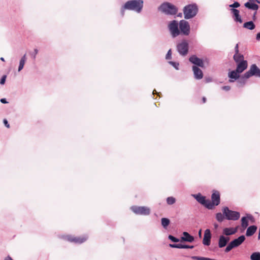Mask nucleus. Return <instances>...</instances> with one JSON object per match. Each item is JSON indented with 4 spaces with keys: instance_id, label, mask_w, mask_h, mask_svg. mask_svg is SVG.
<instances>
[{
    "instance_id": "nucleus-1",
    "label": "nucleus",
    "mask_w": 260,
    "mask_h": 260,
    "mask_svg": "<svg viewBox=\"0 0 260 260\" xmlns=\"http://www.w3.org/2000/svg\"><path fill=\"white\" fill-rule=\"evenodd\" d=\"M143 6L142 0H132L127 1L122 7L121 13L122 16L124 14L125 10H133L138 13L140 12Z\"/></svg>"
},
{
    "instance_id": "nucleus-2",
    "label": "nucleus",
    "mask_w": 260,
    "mask_h": 260,
    "mask_svg": "<svg viewBox=\"0 0 260 260\" xmlns=\"http://www.w3.org/2000/svg\"><path fill=\"white\" fill-rule=\"evenodd\" d=\"M198 11L196 4H190L185 6L183 9L184 18L188 19L194 17Z\"/></svg>"
},
{
    "instance_id": "nucleus-3",
    "label": "nucleus",
    "mask_w": 260,
    "mask_h": 260,
    "mask_svg": "<svg viewBox=\"0 0 260 260\" xmlns=\"http://www.w3.org/2000/svg\"><path fill=\"white\" fill-rule=\"evenodd\" d=\"M220 193L218 191L214 190L211 195V201L208 200V201H207V208L209 209H213L214 208L215 206H218L220 204Z\"/></svg>"
},
{
    "instance_id": "nucleus-4",
    "label": "nucleus",
    "mask_w": 260,
    "mask_h": 260,
    "mask_svg": "<svg viewBox=\"0 0 260 260\" xmlns=\"http://www.w3.org/2000/svg\"><path fill=\"white\" fill-rule=\"evenodd\" d=\"M159 10L168 15H175L177 13L178 9L176 7L169 3H165L159 7Z\"/></svg>"
},
{
    "instance_id": "nucleus-5",
    "label": "nucleus",
    "mask_w": 260,
    "mask_h": 260,
    "mask_svg": "<svg viewBox=\"0 0 260 260\" xmlns=\"http://www.w3.org/2000/svg\"><path fill=\"white\" fill-rule=\"evenodd\" d=\"M222 210L225 218L228 220H237L240 218L239 212L231 210L227 207H223Z\"/></svg>"
},
{
    "instance_id": "nucleus-6",
    "label": "nucleus",
    "mask_w": 260,
    "mask_h": 260,
    "mask_svg": "<svg viewBox=\"0 0 260 260\" xmlns=\"http://www.w3.org/2000/svg\"><path fill=\"white\" fill-rule=\"evenodd\" d=\"M63 238L70 242L80 244L85 242L88 239V236L87 235H83L79 237H75L68 235L63 236Z\"/></svg>"
},
{
    "instance_id": "nucleus-7",
    "label": "nucleus",
    "mask_w": 260,
    "mask_h": 260,
    "mask_svg": "<svg viewBox=\"0 0 260 260\" xmlns=\"http://www.w3.org/2000/svg\"><path fill=\"white\" fill-rule=\"evenodd\" d=\"M245 240L244 236L242 235L237 239L232 241L225 249V252H228L233 248L237 247L240 245Z\"/></svg>"
},
{
    "instance_id": "nucleus-8",
    "label": "nucleus",
    "mask_w": 260,
    "mask_h": 260,
    "mask_svg": "<svg viewBox=\"0 0 260 260\" xmlns=\"http://www.w3.org/2000/svg\"><path fill=\"white\" fill-rule=\"evenodd\" d=\"M178 23L177 21L173 20L170 22L168 25L169 29L173 38L176 37L180 34V31L178 28Z\"/></svg>"
},
{
    "instance_id": "nucleus-9",
    "label": "nucleus",
    "mask_w": 260,
    "mask_h": 260,
    "mask_svg": "<svg viewBox=\"0 0 260 260\" xmlns=\"http://www.w3.org/2000/svg\"><path fill=\"white\" fill-rule=\"evenodd\" d=\"M252 76L260 77V69L255 64L251 66L249 70L244 74L243 77L248 79Z\"/></svg>"
},
{
    "instance_id": "nucleus-10",
    "label": "nucleus",
    "mask_w": 260,
    "mask_h": 260,
    "mask_svg": "<svg viewBox=\"0 0 260 260\" xmlns=\"http://www.w3.org/2000/svg\"><path fill=\"white\" fill-rule=\"evenodd\" d=\"M131 210L136 214H140L143 215H148L150 213V210L149 208L142 206L139 207L136 206H132L131 208Z\"/></svg>"
},
{
    "instance_id": "nucleus-11",
    "label": "nucleus",
    "mask_w": 260,
    "mask_h": 260,
    "mask_svg": "<svg viewBox=\"0 0 260 260\" xmlns=\"http://www.w3.org/2000/svg\"><path fill=\"white\" fill-rule=\"evenodd\" d=\"M179 26L180 34L185 36L189 35L190 33V25L187 21L184 20L180 21Z\"/></svg>"
},
{
    "instance_id": "nucleus-12",
    "label": "nucleus",
    "mask_w": 260,
    "mask_h": 260,
    "mask_svg": "<svg viewBox=\"0 0 260 260\" xmlns=\"http://www.w3.org/2000/svg\"><path fill=\"white\" fill-rule=\"evenodd\" d=\"M177 50L182 55H185L187 54L188 51V44L186 41H183L181 43L177 45Z\"/></svg>"
},
{
    "instance_id": "nucleus-13",
    "label": "nucleus",
    "mask_w": 260,
    "mask_h": 260,
    "mask_svg": "<svg viewBox=\"0 0 260 260\" xmlns=\"http://www.w3.org/2000/svg\"><path fill=\"white\" fill-rule=\"evenodd\" d=\"M231 13L233 14V18L235 22H239L242 23L243 21L240 15V12L238 10L236 9H230Z\"/></svg>"
},
{
    "instance_id": "nucleus-14",
    "label": "nucleus",
    "mask_w": 260,
    "mask_h": 260,
    "mask_svg": "<svg viewBox=\"0 0 260 260\" xmlns=\"http://www.w3.org/2000/svg\"><path fill=\"white\" fill-rule=\"evenodd\" d=\"M189 60L191 63L197 65L199 67H200L202 68L204 67V64L203 61L201 59L197 57L196 55L191 56L189 57Z\"/></svg>"
},
{
    "instance_id": "nucleus-15",
    "label": "nucleus",
    "mask_w": 260,
    "mask_h": 260,
    "mask_svg": "<svg viewBox=\"0 0 260 260\" xmlns=\"http://www.w3.org/2000/svg\"><path fill=\"white\" fill-rule=\"evenodd\" d=\"M211 238V235L210 230H206L204 233L203 243L205 245L209 246L210 244Z\"/></svg>"
},
{
    "instance_id": "nucleus-16",
    "label": "nucleus",
    "mask_w": 260,
    "mask_h": 260,
    "mask_svg": "<svg viewBox=\"0 0 260 260\" xmlns=\"http://www.w3.org/2000/svg\"><path fill=\"white\" fill-rule=\"evenodd\" d=\"M230 241V238L221 235L219 237L218 240V246L219 248H222L225 246Z\"/></svg>"
},
{
    "instance_id": "nucleus-17",
    "label": "nucleus",
    "mask_w": 260,
    "mask_h": 260,
    "mask_svg": "<svg viewBox=\"0 0 260 260\" xmlns=\"http://www.w3.org/2000/svg\"><path fill=\"white\" fill-rule=\"evenodd\" d=\"M237 72L241 73L247 68V61H242L240 62L237 63Z\"/></svg>"
},
{
    "instance_id": "nucleus-18",
    "label": "nucleus",
    "mask_w": 260,
    "mask_h": 260,
    "mask_svg": "<svg viewBox=\"0 0 260 260\" xmlns=\"http://www.w3.org/2000/svg\"><path fill=\"white\" fill-rule=\"evenodd\" d=\"M192 70L194 77L197 79H201L203 77V74L202 70L196 66L192 67Z\"/></svg>"
},
{
    "instance_id": "nucleus-19",
    "label": "nucleus",
    "mask_w": 260,
    "mask_h": 260,
    "mask_svg": "<svg viewBox=\"0 0 260 260\" xmlns=\"http://www.w3.org/2000/svg\"><path fill=\"white\" fill-rule=\"evenodd\" d=\"M195 198L199 203L207 208V205L208 204L207 201H208V200H206L205 197L202 196L201 194H199L195 196Z\"/></svg>"
},
{
    "instance_id": "nucleus-20",
    "label": "nucleus",
    "mask_w": 260,
    "mask_h": 260,
    "mask_svg": "<svg viewBox=\"0 0 260 260\" xmlns=\"http://www.w3.org/2000/svg\"><path fill=\"white\" fill-rule=\"evenodd\" d=\"M183 237L181 238V241H187L189 242H192L194 241V237L190 235L187 232H184L183 233Z\"/></svg>"
},
{
    "instance_id": "nucleus-21",
    "label": "nucleus",
    "mask_w": 260,
    "mask_h": 260,
    "mask_svg": "<svg viewBox=\"0 0 260 260\" xmlns=\"http://www.w3.org/2000/svg\"><path fill=\"white\" fill-rule=\"evenodd\" d=\"M237 232V228H226L223 230V234L226 236H230L235 234Z\"/></svg>"
},
{
    "instance_id": "nucleus-22",
    "label": "nucleus",
    "mask_w": 260,
    "mask_h": 260,
    "mask_svg": "<svg viewBox=\"0 0 260 260\" xmlns=\"http://www.w3.org/2000/svg\"><path fill=\"white\" fill-rule=\"evenodd\" d=\"M257 230V227L255 225H251L248 228L246 235L247 236H251L253 235Z\"/></svg>"
},
{
    "instance_id": "nucleus-23",
    "label": "nucleus",
    "mask_w": 260,
    "mask_h": 260,
    "mask_svg": "<svg viewBox=\"0 0 260 260\" xmlns=\"http://www.w3.org/2000/svg\"><path fill=\"white\" fill-rule=\"evenodd\" d=\"M243 27L249 30H253L255 28V25L252 21H250L244 23Z\"/></svg>"
},
{
    "instance_id": "nucleus-24",
    "label": "nucleus",
    "mask_w": 260,
    "mask_h": 260,
    "mask_svg": "<svg viewBox=\"0 0 260 260\" xmlns=\"http://www.w3.org/2000/svg\"><path fill=\"white\" fill-rule=\"evenodd\" d=\"M234 59L236 63L240 62L242 61H245L244 60V56L243 55L240 53H235L234 55Z\"/></svg>"
},
{
    "instance_id": "nucleus-25",
    "label": "nucleus",
    "mask_w": 260,
    "mask_h": 260,
    "mask_svg": "<svg viewBox=\"0 0 260 260\" xmlns=\"http://www.w3.org/2000/svg\"><path fill=\"white\" fill-rule=\"evenodd\" d=\"M244 5L246 8L255 11H256L258 9V6L255 4L247 2L244 4Z\"/></svg>"
},
{
    "instance_id": "nucleus-26",
    "label": "nucleus",
    "mask_w": 260,
    "mask_h": 260,
    "mask_svg": "<svg viewBox=\"0 0 260 260\" xmlns=\"http://www.w3.org/2000/svg\"><path fill=\"white\" fill-rule=\"evenodd\" d=\"M240 73L237 72V70L232 71L229 73V77L230 78L234 79L235 80L237 79L239 77Z\"/></svg>"
},
{
    "instance_id": "nucleus-27",
    "label": "nucleus",
    "mask_w": 260,
    "mask_h": 260,
    "mask_svg": "<svg viewBox=\"0 0 260 260\" xmlns=\"http://www.w3.org/2000/svg\"><path fill=\"white\" fill-rule=\"evenodd\" d=\"M26 60V54H24L21 58L19 62V66L18 68V71L20 72L24 67V64Z\"/></svg>"
},
{
    "instance_id": "nucleus-28",
    "label": "nucleus",
    "mask_w": 260,
    "mask_h": 260,
    "mask_svg": "<svg viewBox=\"0 0 260 260\" xmlns=\"http://www.w3.org/2000/svg\"><path fill=\"white\" fill-rule=\"evenodd\" d=\"M161 225L162 226L166 229L167 227L169 225L170 220L167 218H162L161 219Z\"/></svg>"
},
{
    "instance_id": "nucleus-29",
    "label": "nucleus",
    "mask_w": 260,
    "mask_h": 260,
    "mask_svg": "<svg viewBox=\"0 0 260 260\" xmlns=\"http://www.w3.org/2000/svg\"><path fill=\"white\" fill-rule=\"evenodd\" d=\"M241 226L243 228L245 229L248 225V221L246 217H243L241 219Z\"/></svg>"
},
{
    "instance_id": "nucleus-30",
    "label": "nucleus",
    "mask_w": 260,
    "mask_h": 260,
    "mask_svg": "<svg viewBox=\"0 0 260 260\" xmlns=\"http://www.w3.org/2000/svg\"><path fill=\"white\" fill-rule=\"evenodd\" d=\"M250 258L251 260H260V253H253L250 256Z\"/></svg>"
},
{
    "instance_id": "nucleus-31",
    "label": "nucleus",
    "mask_w": 260,
    "mask_h": 260,
    "mask_svg": "<svg viewBox=\"0 0 260 260\" xmlns=\"http://www.w3.org/2000/svg\"><path fill=\"white\" fill-rule=\"evenodd\" d=\"M224 216H225L223 215V214H222L221 213H217L216 214V218L219 222H222L224 218Z\"/></svg>"
},
{
    "instance_id": "nucleus-32",
    "label": "nucleus",
    "mask_w": 260,
    "mask_h": 260,
    "mask_svg": "<svg viewBox=\"0 0 260 260\" xmlns=\"http://www.w3.org/2000/svg\"><path fill=\"white\" fill-rule=\"evenodd\" d=\"M175 202L176 199L173 197H170L167 199V204L169 205H173L175 203Z\"/></svg>"
},
{
    "instance_id": "nucleus-33",
    "label": "nucleus",
    "mask_w": 260,
    "mask_h": 260,
    "mask_svg": "<svg viewBox=\"0 0 260 260\" xmlns=\"http://www.w3.org/2000/svg\"><path fill=\"white\" fill-rule=\"evenodd\" d=\"M240 6L239 3L237 2H234L233 4H231L229 6L230 8H232V9H235V8H238Z\"/></svg>"
},
{
    "instance_id": "nucleus-34",
    "label": "nucleus",
    "mask_w": 260,
    "mask_h": 260,
    "mask_svg": "<svg viewBox=\"0 0 260 260\" xmlns=\"http://www.w3.org/2000/svg\"><path fill=\"white\" fill-rule=\"evenodd\" d=\"M169 239L174 242H178L179 241V240L178 239L175 238V237L172 235L169 236Z\"/></svg>"
},
{
    "instance_id": "nucleus-35",
    "label": "nucleus",
    "mask_w": 260,
    "mask_h": 260,
    "mask_svg": "<svg viewBox=\"0 0 260 260\" xmlns=\"http://www.w3.org/2000/svg\"><path fill=\"white\" fill-rule=\"evenodd\" d=\"M171 54H172L171 50L170 49L168 51V53H167V54L166 55V59H171Z\"/></svg>"
},
{
    "instance_id": "nucleus-36",
    "label": "nucleus",
    "mask_w": 260,
    "mask_h": 260,
    "mask_svg": "<svg viewBox=\"0 0 260 260\" xmlns=\"http://www.w3.org/2000/svg\"><path fill=\"white\" fill-rule=\"evenodd\" d=\"M192 258L196 260H205V257L200 256H192Z\"/></svg>"
},
{
    "instance_id": "nucleus-37",
    "label": "nucleus",
    "mask_w": 260,
    "mask_h": 260,
    "mask_svg": "<svg viewBox=\"0 0 260 260\" xmlns=\"http://www.w3.org/2000/svg\"><path fill=\"white\" fill-rule=\"evenodd\" d=\"M6 75L3 76L0 81V83L1 84H4L6 81Z\"/></svg>"
},
{
    "instance_id": "nucleus-38",
    "label": "nucleus",
    "mask_w": 260,
    "mask_h": 260,
    "mask_svg": "<svg viewBox=\"0 0 260 260\" xmlns=\"http://www.w3.org/2000/svg\"><path fill=\"white\" fill-rule=\"evenodd\" d=\"M231 89V87L230 86H224L222 87V89L225 90V91H229Z\"/></svg>"
},
{
    "instance_id": "nucleus-39",
    "label": "nucleus",
    "mask_w": 260,
    "mask_h": 260,
    "mask_svg": "<svg viewBox=\"0 0 260 260\" xmlns=\"http://www.w3.org/2000/svg\"><path fill=\"white\" fill-rule=\"evenodd\" d=\"M34 51H35V53H34V55H32L33 59H35L36 58V57L37 54H38V49H35L34 50Z\"/></svg>"
},
{
    "instance_id": "nucleus-40",
    "label": "nucleus",
    "mask_w": 260,
    "mask_h": 260,
    "mask_svg": "<svg viewBox=\"0 0 260 260\" xmlns=\"http://www.w3.org/2000/svg\"><path fill=\"white\" fill-rule=\"evenodd\" d=\"M194 246L191 245V246H189V245H184V247H183V248H190V249H192L193 248Z\"/></svg>"
},
{
    "instance_id": "nucleus-41",
    "label": "nucleus",
    "mask_w": 260,
    "mask_h": 260,
    "mask_svg": "<svg viewBox=\"0 0 260 260\" xmlns=\"http://www.w3.org/2000/svg\"><path fill=\"white\" fill-rule=\"evenodd\" d=\"M4 123L5 125V126L8 127V128H9L10 127V125L9 124H8V121L6 120V119H4Z\"/></svg>"
},
{
    "instance_id": "nucleus-42",
    "label": "nucleus",
    "mask_w": 260,
    "mask_h": 260,
    "mask_svg": "<svg viewBox=\"0 0 260 260\" xmlns=\"http://www.w3.org/2000/svg\"><path fill=\"white\" fill-rule=\"evenodd\" d=\"M184 245L182 244H177V248H183Z\"/></svg>"
},
{
    "instance_id": "nucleus-43",
    "label": "nucleus",
    "mask_w": 260,
    "mask_h": 260,
    "mask_svg": "<svg viewBox=\"0 0 260 260\" xmlns=\"http://www.w3.org/2000/svg\"><path fill=\"white\" fill-rule=\"evenodd\" d=\"M235 53H239V49H238V44H236V46H235Z\"/></svg>"
},
{
    "instance_id": "nucleus-44",
    "label": "nucleus",
    "mask_w": 260,
    "mask_h": 260,
    "mask_svg": "<svg viewBox=\"0 0 260 260\" xmlns=\"http://www.w3.org/2000/svg\"><path fill=\"white\" fill-rule=\"evenodd\" d=\"M1 102L3 104H6L8 103L5 99H2L1 100Z\"/></svg>"
},
{
    "instance_id": "nucleus-45",
    "label": "nucleus",
    "mask_w": 260,
    "mask_h": 260,
    "mask_svg": "<svg viewBox=\"0 0 260 260\" xmlns=\"http://www.w3.org/2000/svg\"><path fill=\"white\" fill-rule=\"evenodd\" d=\"M170 246L172 248H177V244H170Z\"/></svg>"
},
{
    "instance_id": "nucleus-46",
    "label": "nucleus",
    "mask_w": 260,
    "mask_h": 260,
    "mask_svg": "<svg viewBox=\"0 0 260 260\" xmlns=\"http://www.w3.org/2000/svg\"><path fill=\"white\" fill-rule=\"evenodd\" d=\"M256 40H259L260 39V32H258L257 35H256Z\"/></svg>"
},
{
    "instance_id": "nucleus-47",
    "label": "nucleus",
    "mask_w": 260,
    "mask_h": 260,
    "mask_svg": "<svg viewBox=\"0 0 260 260\" xmlns=\"http://www.w3.org/2000/svg\"><path fill=\"white\" fill-rule=\"evenodd\" d=\"M5 260H13V259H12V258L10 256H8L7 257H6L5 258Z\"/></svg>"
},
{
    "instance_id": "nucleus-48",
    "label": "nucleus",
    "mask_w": 260,
    "mask_h": 260,
    "mask_svg": "<svg viewBox=\"0 0 260 260\" xmlns=\"http://www.w3.org/2000/svg\"><path fill=\"white\" fill-rule=\"evenodd\" d=\"M203 103H205L206 102V98L205 97H203L202 98Z\"/></svg>"
},
{
    "instance_id": "nucleus-49",
    "label": "nucleus",
    "mask_w": 260,
    "mask_h": 260,
    "mask_svg": "<svg viewBox=\"0 0 260 260\" xmlns=\"http://www.w3.org/2000/svg\"><path fill=\"white\" fill-rule=\"evenodd\" d=\"M199 235L200 237H201V236H202V230H200L199 232Z\"/></svg>"
},
{
    "instance_id": "nucleus-50",
    "label": "nucleus",
    "mask_w": 260,
    "mask_h": 260,
    "mask_svg": "<svg viewBox=\"0 0 260 260\" xmlns=\"http://www.w3.org/2000/svg\"><path fill=\"white\" fill-rule=\"evenodd\" d=\"M256 14V11H255L253 14V20L255 19V15Z\"/></svg>"
},
{
    "instance_id": "nucleus-51",
    "label": "nucleus",
    "mask_w": 260,
    "mask_h": 260,
    "mask_svg": "<svg viewBox=\"0 0 260 260\" xmlns=\"http://www.w3.org/2000/svg\"><path fill=\"white\" fill-rule=\"evenodd\" d=\"M170 63L173 65L174 66H175V63L172 61L170 62Z\"/></svg>"
},
{
    "instance_id": "nucleus-52",
    "label": "nucleus",
    "mask_w": 260,
    "mask_h": 260,
    "mask_svg": "<svg viewBox=\"0 0 260 260\" xmlns=\"http://www.w3.org/2000/svg\"><path fill=\"white\" fill-rule=\"evenodd\" d=\"M170 63L173 65L174 66H175V63L172 61L170 62Z\"/></svg>"
},
{
    "instance_id": "nucleus-53",
    "label": "nucleus",
    "mask_w": 260,
    "mask_h": 260,
    "mask_svg": "<svg viewBox=\"0 0 260 260\" xmlns=\"http://www.w3.org/2000/svg\"><path fill=\"white\" fill-rule=\"evenodd\" d=\"M178 17H182V13H179V14L178 15Z\"/></svg>"
},
{
    "instance_id": "nucleus-54",
    "label": "nucleus",
    "mask_w": 260,
    "mask_h": 260,
    "mask_svg": "<svg viewBox=\"0 0 260 260\" xmlns=\"http://www.w3.org/2000/svg\"><path fill=\"white\" fill-rule=\"evenodd\" d=\"M1 60L3 61H5V59L3 57H1Z\"/></svg>"
},
{
    "instance_id": "nucleus-55",
    "label": "nucleus",
    "mask_w": 260,
    "mask_h": 260,
    "mask_svg": "<svg viewBox=\"0 0 260 260\" xmlns=\"http://www.w3.org/2000/svg\"><path fill=\"white\" fill-rule=\"evenodd\" d=\"M214 226L215 228H217L218 227V225L217 224H215Z\"/></svg>"
},
{
    "instance_id": "nucleus-56",
    "label": "nucleus",
    "mask_w": 260,
    "mask_h": 260,
    "mask_svg": "<svg viewBox=\"0 0 260 260\" xmlns=\"http://www.w3.org/2000/svg\"><path fill=\"white\" fill-rule=\"evenodd\" d=\"M234 81L233 80H230V82H233Z\"/></svg>"
}]
</instances>
